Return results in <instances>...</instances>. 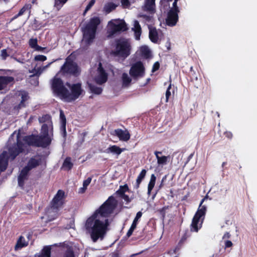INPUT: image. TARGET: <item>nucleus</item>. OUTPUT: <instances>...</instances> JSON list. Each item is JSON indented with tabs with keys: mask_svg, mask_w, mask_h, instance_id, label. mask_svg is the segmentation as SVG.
<instances>
[{
	"mask_svg": "<svg viewBox=\"0 0 257 257\" xmlns=\"http://www.w3.org/2000/svg\"><path fill=\"white\" fill-rule=\"evenodd\" d=\"M117 205V201L112 197L108 199L86 220L85 229L94 242L102 240L109 230L110 222L107 217Z\"/></svg>",
	"mask_w": 257,
	"mask_h": 257,
	"instance_id": "1",
	"label": "nucleus"
},
{
	"mask_svg": "<svg viewBox=\"0 0 257 257\" xmlns=\"http://www.w3.org/2000/svg\"><path fill=\"white\" fill-rule=\"evenodd\" d=\"M101 20L98 17L91 18L85 27L82 29L83 39L82 45L87 47L92 42L95 37L97 26L100 24Z\"/></svg>",
	"mask_w": 257,
	"mask_h": 257,
	"instance_id": "2",
	"label": "nucleus"
},
{
	"mask_svg": "<svg viewBox=\"0 0 257 257\" xmlns=\"http://www.w3.org/2000/svg\"><path fill=\"white\" fill-rule=\"evenodd\" d=\"M208 198L206 195L201 201L197 211L196 212L193 218L192 223L191 224V230L192 231L197 232L202 227L204 217L207 210L206 205H202L204 201Z\"/></svg>",
	"mask_w": 257,
	"mask_h": 257,
	"instance_id": "3",
	"label": "nucleus"
},
{
	"mask_svg": "<svg viewBox=\"0 0 257 257\" xmlns=\"http://www.w3.org/2000/svg\"><path fill=\"white\" fill-rule=\"evenodd\" d=\"M131 46L128 41L124 39H120L116 41V46L112 51L114 56L126 58L131 54Z\"/></svg>",
	"mask_w": 257,
	"mask_h": 257,
	"instance_id": "4",
	"label": "nucleus"
},
{
	"mask_svg": "<svg viewBox=\"0 0 257 257\" xmlns=\"http://www.w3.org/2000/svg\"><path fill=\"white\" fill-rule=\"evenodd\" d=\"M127 30L126 25L122 20H112L107 25L108 37H111L114 35Z\"/></svg>",
	"mask_w": 257,
	"mask_h": 257,
	"instance_id": "5",
	"label": "nucleus"
},
{
	"mask_svg": "<svg viewBox=\"0 0 257 257\" xmlns=\"http://www.w3.org/2000/svg\"><path fill=\"white\" fill-rule=\"evenodd\" d=\"M66 85L71 89V92L67 89L64 100L71 102L77 99L83 93V90L81 88V84L80 83L70 84L67 83Z\"/></svg>",
	"mask_w": 257,
	"mask_h": 257,
	"instance_id": "6",
	"label": "nucleus"
},
{
	"mask_svg": "<svg viewBox=\"0 0 257 257\" xmlns=\"http://www.w3.org/2000/svg\"><path fill=\"white\" fill-rule=\"evenodd\" d=\"M59 73L64 75L72 74L77 75L79 72L77 64L69 57H68L66 59L65 63L61 67Z\"/></svg>",
	"mask_w": 257,
	"mask_h": 257,
	"instance_id": "7",
	"label": "nucleus"
},
{
	"mask_svg": "<svg viewBox=\"0 0 257 257\" xmlns=\"http://www.w3.org/2000/svg\"><path fill=\"white\" fill-rule=\"evenodd\" d=\"M52 88L53 92L61 99H65L67 89L64 86L61 79L55 76L52 81Z\"/></svg>",
	"mask_w": 257,
	"mask_h": 257,
	"instance_id": "8",
	"label": "nucleus"
},
{
	"mask_svg": "<svg viewBox=\"0 0 257 257\" xmlns=\"http://www.w3.org/2000/svg\"><path fill=\"white\" fill-rule=\"evenodd\" d=\"M145 73V68L143 63L139 61L132 65L130 74L134 78L143 77Z\"/></svg>",
	"mask_w": 257,
	"mask_h": 257,
	"instance_id": "9",
	"label": "nucleus"
},
{
	"mask_svg": "<svg viewBox=\"0 0 257 257\" xmlns=\"http://www.w3.org/2000/svg\"><path fill=\"white\" fill-rule=\"evenodd\" d=\"M64 195V192L59 190L54 198H53L52 203H51V209L52 210H54L58 209L59 207H60L63 203V198Z\"/></svg>",
	"mask_w": 257,
	"mask_h": 257,
	"instance_id": "10",
	"label": "nucleus"
},
{
	"mask_svg": "<svg viewBox=\"0 0 257 257\" xmlns=\"http://www.w3.org/2000/svg\"><path fill=\"white\" fill-rule=\"evenodd\" d=\"M14 81V78L12 76H0V90L5 92L9 89V87Z\"/></svg>",
	"mask_w": 257,
	"mask_h": 257,
	"instance_id": "11",
	"label": "nucleus"
},
{
	"mask_svg": "<svg viewBox=\"0 0 257 257\" xmlns=\"http://www.w3.org/2000/svg\"><path fill=\"white\" fill-rule=\"evenodd\" d=\"M107 79V74L102 67L101 64H99V67L97 68V74L95 77V82L98 84H102L105 83Z\"/></svg>",
	"mask_w": 257,
	"mask_h": 257,
	"instance_id": "12",
	"label": "nucleus"
},
{
	"mask_svg": "<svg viewBox=\"0 0 257 257\" xmlns=\"http://www.w3.org/2000/svg\"><path fill=\"white\" fill-rule=\"evenodd\" d=\"M53 62H50L48 63L47 65L38 67L37 68H34L33 69L31 70H29V72L30 73H32V74L30 76L31 77L37 76V79H38V77L45 71L47 70V69L51 65V64ZM35 85H38V80H36V81L34 83Z\"/></svg>",
	"mask_w": 257,
	"mask_h": 257,
	"instance_id": "13",
	"label": "nucleus"
},
{
	"mask_svg": "<svg viewBox=\"0 0 257 257\" xmlns=\"http://www.w3.org/2000/svg\"><path fill=\"white\" fill-rule=\"evenodd\" d=\"M113 135L117 136L120 141L127 142L130 139V134L127 130L116 129L113 131Z\"/></svg>",
	"mask_w": 257,
	"mask_h": 257,
	"instance_id": "14",
	"label": "nucleus"
},
{
	"mask_svg": "<svg viewBox=\"0 0 257 257\" xmlns=\"http://www.w3.org/2000/svg\"><path fill=\"white\" fill-rule=\"evenodd\" d=\"M178 12L174 10H170L168 14L166 22L168 25L174 26L177 23L178 20Z\"/></svg>",
	"mask_w": 257,
	"mask_h": 257,
	"instance_id": "15",
	"label": "nucleus"
},
{
	"mask_svg": "<svg viewBox=\"0 0 257 257\" xmlns=\"http://www.w3.org/2000/svg\"><path fill=\"white\" fill-rule=\"evenodd\" d=\"M143 10L154 13L155 10V0H145Z\"/></svg>",
	"mask_w": 257,
	"mask_h": 257,
	"instance_id": "16",
	"label": "nucleus"
},
{
	"mask_svg": "<svg viewBox=\"0 0 257 257\" xmlns=\"http://www.w3.org/2000/svg\"><path fill=\"white\" fill-rule=\"evenodd\" d=\"M29 172V171L25 167L21 171L18 177V184L20 187H23L24 185L25 181L27 180Z\"/></svg>",
	"mask_w": 257,
	"mask_h": 257,
	"instance_id": "17",
	"label": "nucleus"
},
{
	"mask_svg": "<svg viewBox=\"0 0 257 257\" xmlns=\"http://www.w3.org/2000/svg\"><path fill=\"white\" fill-rule=\"evenodd\" d=\"M125 150V148H120L116 145H113L106 149L105 151V152L107 154L111 153L112 154L118 156Z\"/></svg>",
	"mask_w": 257,
	"mask_h": 257,
	"instance_id": "18",
	"label": "nucleus"
},
{
	"mask_svg": "<svg viewBox=\"0 0 257 257\" xmlns=\"http://www.w3.org/2000/svg\"><path fill=\"white\" fill-rule=\"evenodd\" d=\"M29 237H27L26 239L23 236H20L17 240V243L15 245V248L16 250L21 249L28 245Z\"/></svg>",
	"mask_w": 257,
	"mask_h": 257,
	"instance_id": "19",
	"label": "nucleus"
},
{
	"mask_svg": "<svg viewBox=\"0 0 257 257\" xmlns=\"http://www.w3.org/2000/svg\"><path fill=\"white\" fill-rule=\"evenodd\" d=\"M132 30L134 32L136 39L137 40H140L142 34V29L138 21H134Z\"/></svg>",
	"mask_w": 257,
	"mask_h": 257,
	"instance_id": "20",
	"label": "nucleus"
},
{
	"mask_svg": "<svg viewBox=\"0 0 257 257\" xmlns=\"http://www.w3.org/2000/svg\"><path fill=\"white\" fill-rule=\"evenodd\" d=\"M41 161V160L39 158H32L29 160L27 166H26L25 168H27V169L30 171L31 169L39 166Z\"/></svg>",
	"mask_w": 257,
	"mask_h": 257,
	"instance_id": "21",
	"label": "nucleus"
},
{
	"mask_svg": "<svg viewBox=\"0 0 257 257\" xmlns=\"http://www.w3.org/2000/svg\"><path fill=\"white\" fill-rule=\"evenodd\" d=\"M19 97H21V102L18 106V109L25 106V102L28 100L29 96L28 93L25 91H20L18 94Z\"/></svg>",
	"mask_w": 257,
	"mask_h": 257,
	"instance_id": "22",
	"label": "nucleus"
},
{
	"mask_svg": "<svg viewBox=\"0 0 257 257\" xmlns=\"http://www.w3.org/2000/svg\"><path fill=\"white\" fill-rule=\"evenodd\" d=\"M149 38L152 42L154 43L158 42V34L156 28L149 27Z\"/></svg>",
	"mask_w": 257,
	"mask_h": 257,
	"instance_id": "23",
	"label": "nucleus"
},
{
	"mask_svg": "<svg viewBox=\"0 0 257 257\" xmlns=\"http://www.w3.org/2000/svg\"><path fill=\"white\" fill-rule=\"evenodd\" d=\"M224 222L223 219H219L217 221L216 231L217 233L222 234V239L225 237V232L224 231Z\"/></svg>",
	"mask_w": 257,
	"mask_h": 257,
	"instance_id": "24",
	"label": "nucleus"
},
{
	"mask_svg": "<svg viewBox=\"0 0 257 257\" xmlns=\"http://www.w3.org/2000/svg\"><path fill=\"white\" fill-rule=\"evenodd\" d=\"M147 173V171L145 169H143L139 176H138L135 185H134V188L136 189H138L141 183L143 180V179L145 178Z\"/></svg>",
	"mask_w": 257,
	"mask_h": 257,
	"instance_id": "25",
	"label": "nucleus"
},
{
	"mask_svg": "<svg viewBox=\"0 0 257 257\" xmlns=\"http://www.w3.org/2000/svg\"><path fill=\"white\" fill-rule=\"evenodd\" d=\"M51 247L49 246L44 247L41 252L35 255V257H50Z\"/></svg>",
	"mask_w": 257,
	"mask_h": 257,
	"instance_id": "26",
	"label": "nucleus"
},
{
	"mask_svg": "<svg viewBox=\"0 0 257 257\" xmlns=\"http://www.w3.org/2000/svg\"><path fill=\"white\" fill-rule=\"evenodd\" d=\"M39 121L43 124H53L51 116L49 114H45L41 117H39Z\"/></svg>",
	"mask_w": 257,
	"mask_h": 257,
	"instance_id": "27",
	"label": "nucleus"
},
{
	"mask_svg": "<svg viewBox=\"0 0 257 257\" xmlns=\"http://www.w3.org/2000/svg\"><path fill=\"white\" fill-rule=\"evenodd\" d=\"M161 152L156 151L155 155L157 159V163L159 165H165L167 163L168 157L166 156L160 157L159 155L161 154Z\"/></svg>",
	"mask_w": 257,
	"mask_h": 257,
	"instance_id": "28",
	"label": "nucleus"
},
{
	"mask_svg": "<svg viewBox=\"0 0 257 257\" xmlns=\"http://www.w3.org/2000/svg\"><path fill=\"white\" fill-rule=\"evenodd\" d=\"M60 119L61 121V130L63 132L64 134L65 135L66 133V119L65 116L64 114L63 111L62 110H60Z\"/></svg>",
	"mask_w": 257,
	"mask_h": 257,
	"instance_id": "29",
	"label": "nucleus"
},
{
	"mask_svg": "<svg viewBox=\"0 0 257 257\" xmlns=\"http://www.w3.org/2000/svg\"><path fill=\"white\" fill-rule=\"evenodd\" d=\"M156 180V177L154 174H152L148 186V194L149 196L151 195V191L155 185Z\"/></svg>",
	"mask_w": 257,
	"mask_h": 257,
	"instance_id": "30",
	"label": "nucleus"
},
{
	"mask_svg": "<svg viewBox=\"0 0 257 257\" xmlns=\"http://www.w3.org/2000/svg\"><path fill=\"white\" fill-rule=\"evenodd\" d=\"M121 79L122 81V86H127L132 81V79L128 74L123 73L122 74Z\"/></svg>",
	"mask_w": 257,
	"mask_h": 257,
	"instance_id": "31",
	"label": "nucleus"
},
{
	"mask_svg": "<svg viewBox=\"0 0 257 257\" xmlns=\"http://www.w3.org/2000/svg\"><path fill=\"white\" fill-rule=\"evenodd\" d=\"M116 6H117L116 5L112 3H108L104 5L103 11L107 14H108L112 11L114 10L116 8Z\"/></svg>",
	"mask_w": 257,
	"mask_h": 257,
	"instance_id": "32",
	"label": "nucleus"
},
{
	"mask_svg": "<svg viewBox=\"0 0 257 257\" xmlns=\"http://www.w3.org/2000/svg\"><path fill=\"white\" fill-rule=\"evenodd\" d=\"M73 166V164L71 162V158L67 157L65 159L63 164L62 167L66 170H70Z\"/></svg>",
	"mask_w": 257,
	"mask_h": 257,
	"instance_id": "33",
	"label": "nucleus"
},
{
	"mask_svg": "<svg viewBox=\"0 0 257 257\" xmlns=\"http://www.w3.org/2000/svg\"><path fill=\"white\" fill-rule=\"evenodd\" d=\"M88 85L89 89L92 93L96 94H99L101 93L102 88L100 87H98L91 84H88Z\"/></svg>",
	"mask_w": 257,
	"mask_h": 257,
	"instance_id": "34",
	"label": "nucleus"
},
{
	"mask_svg": "<svg viewBox=\"0 0 257 257\" xmlns=\"http://www.w3.org/2000/svg\"><path fill=\"white\" fill-rule=\"evenodd\" d=\"M140 51L142 55L145 56V57H148L150 55V50L148 48V47L146 46H143L141 48Z\"/></svg>",
	"mask_w": 257,
	"mask_h": 257,
	"instance_id": "35",
	"label": "nucleus"
},
{
	"mask_svg": "<svg viewBox=\"0 0 257 257\" xmlns=\"http://www.w3.org/2000/svg\"><path fill=\"white\" fill-rule=\"evenodd\" d=\"M127 186H124V187H122V188H120L117 191V193H118V194H120L122 196V197L123 198L126 200V201H128V197L125 195L124 194V193L125 191V189L127 188Z\"/></svg>",
	"mask_w": 257,
	"mask_h": 257,
	"instance_id": "36",
	"label": "nucleus"
},
{
	"mask_svg": "<svg viewBox=\"0 0 257 257\" xmlns=\"http://www.w3.org/2000/svg\"><path fill=\"white\" fill-rule=\"evenodd\" d=\"M67 0H55V7L59 10Z\"/></svg>",
	"mask_w": 257,
	"mask_h": 257,
	"instance_id": "37",
	"label": "nucleus"
},
{
	"mask_svg": "<svg viewBox=\"0 0 257 257\" xmlns=\"http://www.w3.org/2000/svg\"><path fill=\"white\" fill-rule=\"evenodd\" d=\"M62 257H75L73 251L70 248H68Z\"/></svg>",
	"mask_w": 257,
	"mask_h": 257,
	"instance_id": "38",
	"label": "nucleus"
},
{
	"mask_svg": "<svg viewBox=\"0 0 257 257\" xmlns=\"http://www.w3.org/2000/svg\"><path fill=\"white\" fill-rule=\"evenodd\" d=\"M29 6H24L23 8L21 9L19 13L14 17V19H16L18 17L22 16V15H23V14L26 10H29Z\"/></svg>",
	"mask_w": 257,
	"mask_h": 257,
	"instance_id": "39",
	"label": "nucleus"
},
{
	"mask_svg": "<svg viewBox=\"0 0 257 257\" xmlns=\"http://www.w3.org/2000/svg\"><path fill=\"white\" fill-rule=\"evenodd\" d=\"M95 2V0H91L89 2V4L86 6L85 10L83 13L84 15H85V14L87 13V12L88 11H89L91 8V7L94 5Z\"/></svg>",
	"mask_w": 257,
	"mask_h": 257,
	"instance_id": "40",
	"label": "nucleus"
},
{
	"mask_svg": "<svg viewBox=\"0 0 257 257\" xmlns=\"http://www.w3.org/2000/svg\"><path fill=\"white\" fill-rule=\"evenodd\" d=\"M29 43L31 47L34 49H35L38 46L37 40L36 39H31L29 40Z\"/></svg>",
	"mask_w": 257,
	"mask_h": 257,
	"instance_id": "41",
	"label": "nucleus"
},
{
	"mask_svg": "<svg viewBox=\"0 0 257 257\" xmlns=\"http://www.w3.org/2000/svg\"><path fill=\"white\" fill-rule=\"evenodd\" d=\"M35 61H44L47 60L46 56L44 55H38L35 57Z\"/></svg>",
	"mask_w": 257,
	"mask_h": 257,
	"instance_id": "42",
	"label": "nucleus"
},
{
	"mask_svg": "<svg viewBox=\"0 0 257 257\" xmlns=\"http://www.w3.org/2000/svg\"><path fill=\"white\" fill-rule=\"evenodd\" d=\"M121 3L122 7L124 8H128L131 5L128 0H121Z\"/></svg>",
	"mask_w": 257,
	"mask_h": 257,
	"instance_id": "43",
	"label": "nucleus"
},
{
	"mask_svg": "<svg viewBox=\"0 0 257 257\" xmlns=\"http://www.w3.org/2000/svg\"><path fill=\"white\" fill-rule=\"evenodd\" d=\"M171 88V84H170L168 86L167 90L166 92V101L168 102L169 97L171 95V92H170V89Z\"/></svg>",
	"mask_w": 257,
	"mask_h": 257,
	"instance_id": "44",
	"label": "nucleus"
},
{
	"mask_svg": "<svg viewBox=\"0 0 257 257\" xmlns=\"http://www.w3.org/2000/svg\"><path fill=\"white\" fill-rule=\"evenodd\" d=\"M1 56L2 57V59L6 60L7 57L9 56L7 52L6 49H3L1 51Z\"/></svg>",
	"mask_w": 257,
	"mask_h": 257,
	"instance_id": "45",
	"label": "nucleus"
},
{
	"mask_svg": "<svg viewBox=\"0 0 257 257\" xmlns=\"http://www.w3.org/2000/svg\"><path fill=\"white\" fill-rule=\"evenodd\" d=\"M91 181V178L89 177L86 180H84L83 183V186L87 188V186L89 185Z\"/></svg>",
	"mask_w": 257,
	"mask_h": 257,
	"instance_id": "46",
	"label": "nucleus"
},
{
	"mask_svg": "<svg viewBox=\"0 0 257 257\" xmlns=\"http://www.w3.org/2000/svg\"><path fill=\"white\" fill-rule=\"evenodd\" d=\"M178 1L179 0H174V2L173 4V8L171 9L170 10H174V11H175V12H179L178 8L177 6V3Z\"/></svg>",
	"mask_w": 257,
	"mask_h": 257,
	"instance_id": "47",
	"label": "nucleus"
},
{
	"mask_svg": "<svg viewBox=\"0 0 257 257\" xmlns=\"http://www.w3.org/2000/svg\"><path fill=\"white\" fill-rule=\"evenodd\" d=\"M142 213L141 211L138 212L137 213V215L134 220L135 222H136L138 223L139 219L142 217Z\"/></svg>",
	"mask_w": 257,
	"mask_h": 257,
	"instance_id": "48",
	"label": "nucleus"
},
{
	"mask_svg": "<svg viewBox=\"0 0 257 257\" xmlns=\"http://www.w3.org/2000/svg\"><path fill=\"white\" fill-rule=\"evenodd\" d=\"M159 67H160V64H159V62H155L153 65L152 71L155 72L156 70H158L159 68Z\"/></svg>",
	"mask_w": 257,
	"mask_h": 257,
	"instance_id": "49",
	"label": "nucleus"
},
{
	"mask_svg": "<svg viewBox=\"0 0 257 257\" xmlns=\"http://www.w3.org/2000/svg\"><path fill=\"white\" fill-rule=\"evenodd\" d=\"M233 135L230 132H226V137H227L229 139H231L232 138Z\"/></svg>",
	"mask_w": 257,
	"mask_h": 257,
	"instance_id": "50",
	"label": "nucleus"
},
{
	"mask_svg": "<svg viewBox=\"0 0 257 257\" xmlns=\"http://www.w3.org/2000/svg\"><path fill=\"white\" fill-rule=\"evenodd\" d=\"M232 245V243L230 240H226V248L227 247H230Z\"/></svg>",
	"mask_w": 257,
	"mask_h": 257,
	"instance_id": "51",
	"label": "nucleus"
},
{
	"mask_svg": "<svg viewBox=\"0 0 257 257\" xmlns=\"http://www.w3.org/2000/svg\"><path fill=\"white\" fill-rule=\"evenodd\" d=\"M45 49V48L42 47L38 45L35 49V50H36L37 51H42Z\"/></svg>",
	"mask_w": 257,
	"mask_h": 257,
	"instance_id": "52",
	"label": "nucleus"
},
{
	"mask_svg": "<svg viewBox=\"0 0 257 257\" xmlns=\"http://www.w3.org/2000/svg\"><path fill=\"white\" fill-rule=\"evenodd\" d=\"M140 16L141 17H143L145 18L147 21H150L151 19V17L149 16H147L145 15H140Z\"/></svg>",
	"mask_w": 257,
	"mask_h": 257,
	"instance_id": "53",
	"label": "nucleus"
},
{
	"mask_svg": "<svg viewBox=\"0 0 257 257\" xmlns=\"http://www.w3.org/2000/svg\"><path fill=\"white\" fill-rule=\"evenodd\" d=\"M137 224V222H135L134 221H133V223H132L130 228L135 230V229L136 228Z\"/></svg>",
	"mask_w": 257,
	"mask_h": 257,
	"instance_id": "54",
	"label": "nucleus"
},
{
	"mask_svg": "<svg viewBox=\"0 0 257 257\" xmlns=\"http://www.w3.org/2000/svg\"><path fill=\"white\" fill-rule=\"evenodd\" d=\"M134 230V229L130 228V229L128 230V231L127 232V234H126L127 236L128 237H130L132 234Z\"/></svg>",
	"mask_w": 257,
	"mask_h": 257,
	"instance_id": "55",
	"label": "nucleus"
},
{
	"mask_svg": "<svg viewBox=\"0 0 257 257\" xmlns=\"http://www.w3.org/2000/svg\"><path fill=\"white\" fill-rule=\"evenodd\" d=\"M86 189H87L86 188H85V187H84L83 186V187H81L79 189V193H84L85 191V190H86Z\"/></svg>",
	"mask_w": 257,
	"mask_h": 257,
	"instance_id": "56",
	"label": "nucleus"
},
{
	"mask_svg": "<svg viewBox=\"0 0 257 257\" xmlns=\"http://www.w3.org/2000/svg\"><path fill=\"white\" fill-rule=\"evenodd\" d=\"M166 176L163 178L162 180V182H161V184H160V186H159V188H161V187H162V186H163V182H164V181L166 179Z\"/></svg>",
	"mask_w": 257,
	"mask_h": 257,
	"instance_id": "57",
	"label": "nucleus"
},
{
	"mask_svg": "<svg viewBox=\"0 0 257 257\" xmlns=\"http://www.w3.org/2000/svg\"><path fill=\"white\" fill-rule=\"evenodd\" d=\"M112 257H119L118 254L117 253H114L112 255Z\"/></svg>",
	"mask_w": 257,
	"mask_h": 257,
	"instance_id": "58",
	"label": "nucleus"
},
{
	"mask_svg": "<svg viewBox=\"0 0 257 257\" xmlns=\"http://www.w3.org/2000/svg\"><path fill=\"white\" fill-rule=\"evenodd\" d=\"M226 237L229 238V233L226 232Z\"/></svg>",
	"mask_w": 257,
	"mask_h": 257,
	"instance_id": "59",
	"label": "nucleus"
},
{
	"mask_svg": "<svg viewBox=\"0 0 257 257\" xmlns=\"http://www.w3.org/2000/svg\"><path fill=\"white\" fill-rule=\"evenodd\" d=\"M16 60L18 62H21L20 61V60H18V59H16Z\"/></svg>",
	"mask_w": 257,
	"mask_h": 257,
	"instance_id": "60",
	"label": "nucleus"
},
{
	"mask_svg": "<svg viewBox=\"0 0 257 257\" xmlns=\"http://www.w3.org/2000/svg\"><path fill=\"white\" fill-rule=\"evenodd\" d=\"M224 164H225V163H224V162H223V163H222V166H223V165H224Z\"/></svg>",
	"mask_w": 257,
	"mask_h": 257,
	"instance_id": "61",
	"label": "nucleus"
},
{
	"mask_svg": "<svg viewBox=\"0 0 257 257\" xmlns=\"http://www.w3.org/2000/svg\"><path fill=\"white\" fill-rule=\"evenodd\" d=\"M35 1H36V0H33V2H32V3H34V2H35Z\"/></svg>",
	"mask_w": 257,
	"mask_h": 257,
	"instance_id": "62",
	"label": "nucleus"
},
{
	"mask_svg": "<svg viewBox=\"0 0 257 257\" xmlns=\"http://www.w3.org/2000/svg\"><path fill=\"white\" fill-rule=\"evenodd\" d=\"M168 2H171L172 0H167Z\"/></svg>",
	"mask_w": 257,
	"mask_h": 257,
	"instance_id": "63",
	"label": "nucleus"
}]
</instances>
